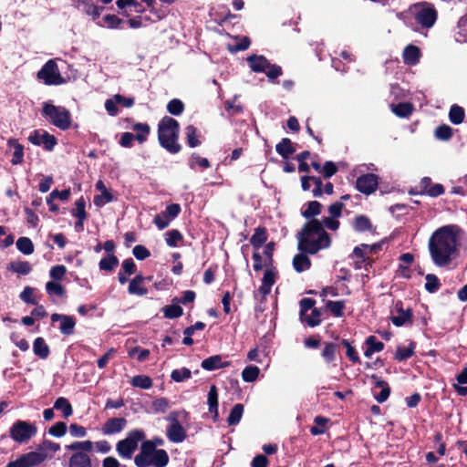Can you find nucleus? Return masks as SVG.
Segmentation results:
<instances>
[{
    "label": "nucleus",
    "mask_w": 467,
    "mask_h": 467,
    "mask_svg": "<svg viewBox=\"0 0 467 467\" xmlns=\"http://www.w3.org/2000/svg\"><path fill=\"white\" fill-rule=\"evenodd\" d=\"M297 249L293 258V267L296 272L302 273L310 269L312 263L307 254H315L331 244L329 234L323 228L318 220L306 222L296 234Z\"/></svg>",
    "instance_id": "f257e3e1"
},
{
    "label": "nucleus",
    "mask_w": 467,
    "mask_h": 467,
    "mask_svg": "<svg viewBox=\"0 0 467 467\" xmlns=\"http://www.w3.org/2000/svg\"><path fill=\"white\" fill-rule=\"evenodd\" d=\"M457 227L445 225L434 231L429 239V252L434 265L447 266L457 252Z\"/></svg>",
    "instance_id": "f03ea898"
},
{
    "label": "nucleus",
    "mask_w": 467,
    "mask_h": 467,
    "mask_svg": "<svg viewBox=\"0 0 467 467\" xmlns=\"http://www.w3.org/2000/svg\"><path fill=\"white\" fill-rule=\"evenodd\" d=\"M179 132V122L171 117H163L158 124V140L160 145L170 153H178L182 149L181 145L178 143Z\"/></svg>",
    "instance_id": "7ed1b4c3"
},
{
    "label": "nucleus",
    "mask_w": 467,
    "mask_h": 467,
    "mask_svg": "<svg viewBox=\"0 0 467 467\" xmlns=\"http://www.w3.org/2000/svg\"><path fill=\"white\" fill-rule=\"evenodd\" d=\"M41 115L47 122L61 130H67L71 127V113L63 106H56L51 101H45Z\"/></svg>",
    "instance_id": "20e7f679"
},
{
    "label": "nucleus",
    "mask_w": 467,
    "mask_h": 467,
    "mask_svg": "<svg viewBox=\"0 0 467 467\" xmlns=\"http://www.w3.org/2000/svg\"><path fill=\"white\" fill-rule=\"evenodd\" d=\"M414 8L413 17L416 23L424 29L431 28L438 19V12L433 4L426 1L414 3L411 5Z\"/></svg>",
    "instance_id": "39448f33"
},
{
    "label": "nucleus",
    "mask_w": 467,
    "mask_h": 467,
    "mask_svg": "<svg viewBox=\"0 0 467 467\" xmlns=\"http://www.w3.org/2000/svg\"><path fill=\"white\" fill-rule=\"evenodd\" d=\"M145 439V432L140 429H135L127 433L125 439L119 441L116 445L119 455L125 459H130L137 450L139 442Z\"/></svg>",
    "instance_id": "423d86ee"
},
{
    "label": "nucleus",
    "mask_w": 467,
    "mask_h": 467,
    "mask_svg": "<svg viewBox=\"0 0 467 467\" xmlns=\"http://www.w3.org/2000/svg\"><path fill=\"white\" fill-rule=\"evenodd\" d=\"M36 427L29 421L18 420L10 427V438L20 444L26 443L36 434Z\"/></svg>",
    "instance_id": "0eeeda50"
},
{
    "label": "nucleus",
    "mask_w": 467,
    "mask_h": 467,
    "mask_svg": "<svg viewBox=\"0 0 467 467\" xmlns=\"http://www.w3.org/2000/svg\"><path fill=\"white\" fill-rule=\"evenodd\" d=\"M37 78L46 85H60L64 82L60 75L58 67L54 60H48L37 72Z\"/></svg>",
    "instance_id": "6e6552de"
},
{
    "label": "nucleus",
    "mask_w": 467,
    "mask_h": 467,
    "mask_svg": "<svg viewBox=\"0 0 467 467\" xmlns=\"http://www.w3.org/2000/svg\"><path fill=\"white\" fill-rule=\"evenodd\" d=\"M391 314L390 320L396 327H402L406 324H412L413 322L412 309L410 307L405 309L403 302L400 300L394 303Z\"/></svg>",
    "instance_id": "1a4fd4ad"
},
{
    "label": "nucleus",
    "mask_w": 467,
    "mask_h": 467,
    "mask_svg": "<svg viewBox=\"0 0 467 467\" xmlns=\"http://www.w3.org/2000/svg\"><path fill=\"white\" fill-rule=\"evenodd\" d=\"M28 140L36 146H43L44 150L51 151L57 143V140L54 135L44 130L42 133L36 130L31 132Z\"/></svg>",
    "instance_id": "9d476101"
},
{
    "label": "nucleus",
    "mask_w": 467,
    "mask_h": 467,
    "mask_svg": "<svg viewBox=\"0 0 467 467\" xmlns=\"http://www.w3.org/2000/svg\"><path fill=\"white\" fill-rule=\"evenodd\" d=\"M379 180V176L374 173L360 175L356 181V188L361 193L369 195L377 190Z\"/></svg>",
    "instance_id": "9b49d317"
},
{
    "label": "nucleus",
    "mask_w": 467,
    "mask_h": 467,
    "mask_svg": "<svg viewBox=\"0 0 467 467\" xmlns=\"http://www.w3.org/2000/svg\"><path fill=\"white\" fill-rule=\"evenodd\" d=\"M250 243L252 244L254 251L253 253L254 265L253 268L255 272H259L263 270V261L261 254L259 253V249L263 246V226L259 225L255 229V233L250 239Z\"/></svg>",
    "instance_id": "f8f14e48"
},
{
    "label": "nucleus",
    "mask_w": 467,
    "mask_h": 467,
    "mask_svg": "<svg viewBox=\"0 0 467 467\" xmlns=\"http://www.w3.org/2000/svg\"><path fill=\"white\" fill-rule=\"evenodd\" d=\"M51 321L53 323L59 322V331L62 335L70 336L74 333L76 320L74 317L64 314H52Z\"/></svg>",
    "instance_id": "ddd939ff"
},
{
    "label": "nucleus",
    "mask_w": 467,
    "mask_h": 467,
    "mask_svg": "<svg viewBox=\"0 0 467 467\" xmlns=\"http://www.w3.org/2000/svg\"><path fill=\"white\" fill-rule=\"evenodd\" d=\"M127 425L125 418H110L102 426L101 431L104 435H113L121 432Z\"/></svg>",
    "instance_id": "4468645a"
},
{
    "label": "nucleus",
    "mask_w": 467,
    "mask_h": 467,
    "mask_svg": "<svg viewBox=\"0 0 467 467\" xmlns=\"http://www.w3.org/2000/svg\"><path fill=\"white\" fill-rule=\"evenodd\" d=\"M352 227L358 233L368 232L372 234L376 233V227L373 225L370 219L364 214H358L354 217Z\"/></svg>",
    "instance_id": "2eb2a0df"
},
{
    "label": "nucleus",
    "mask_w": 467,
    "mask_h": 467,
    "mask_svg": "<svg viewBox=\"0 0 467 467\" xmlns=\"http://www.w3.org/2000/svg\"><path fill=\"white\" fill-rule=\"evenodd\" d=\"M208 410L212 414L213 421H217L219 419L218 410V389L213 384L210 386L207 395Z\"/></svg>",
    "instance_id": "dca6fc26"
},
{
    "label": "nucleus",
    "mask_w": 467,
    "mask_h": 467,
    "mask_svg": "<svg viewBox=\"0 0 467 467\" xmlns=\"http://www.w3.org/2000/svg\"><path fill=\"white\" fill-rule=\"evenodd\" d=\"M370 378L371 379L375 380L374 387L380 389V392L375 395L376 400L379 403L385 402L389 399L391 391L389 383L386 380L379 378L376 374L371 375Z\"/></svg>",
    "instance_id": "f3484780"
},
{
    "label": "nucleus",
    "mask_w": 467,
    "mask_h": 467,
    "mask_svg": "<svg viewBox=\"0 0 467 467\" xmlns=\"http://www.w3.org/2000/svg\"><path fill=\"white\" fill-rule=\"evenodd\" d=\"M421 57L420 49L414 45H408L402 53V58L404 64L408 66H415L420 62Z\"/></svg>",
    "instance_id": "a211bd4d"
},
{
    "label": "nucleus",
    "mask_w": 467,
    "mask_h": 467,
    "mask_svg": "<svg viewBox=\"0 0 467 467\" xmlns=\"http://www.w3.org/2000/svg\"><path fill=\"white\" fill-rule=\"evenodd\" d=\"M166 435L173 443H181L186 439L185 430L181 424H170L166 430Z\"/></svg>",
    "instance_id": "6ab92c4d"
},
{
    "label": "nucleus",
    "mask_w": 467,
    "mask_h": 467,
    "mask_svg": "<svg viewBox=\"0 0 467 467\" xmlns=\"http://www.w3.org/2000/svg\"><path fill=\"white\" fill-rule=\"evenodd\" d=\"M234 43H229L227 44V50L231 54H236L240 51H244L249 48L251 41L250 38L246 36H234Z\"/></svg>",
    "instance_id": "aec40b11"
},
{
    "label": "nucleus",
    "mask_w": 467,
    "mask_h": 467,
    "mask_svg": "<svg viewBox=\"0 0 467 467\" xmlns=\"http://www.w3.org/2000/svg\"><path fill=\"white\" fill-rule=\"evenodd\" d=\"M77 8L86 15L92 16L93 20L99 18L103 10L102 6L95 5L91 0L81 1Z\"/></svg>",
    "instance_id": "412c9836"
},
{
    "label": "nucleus",
    "mask_w": 467,
    "mask_h": 467,
    "mask_svg": "<svg viewBox=\"0 0 467 467\" xmlns=\"http://www.w3.org/2000/svg\"><path fill=\"white\" fill-rule=\"evenodd\" d=\"M365 344L367 348L364 351L366 358H371L375 352H380L384 349V343L379 341L375 336H369L366 338Z\"/></svg>",
    "instance_id": "4be33fe9"
},
{
    "label": "nucleus",
    "mask_w": 467,
    "mask_h": 467,
    "mask_svg": "<svg viewBox=\"0 0 467 467\" xmlns=\"http://www.w3.org/2000/svg\"><path fill=\"white\" fill-rule=\"evenodd\" d=\"M265 75L267 77L268 81L278 83L276 79L283 75V69L280 66L270 63L265 57Z\"/></svg>",
    "instance_id": "5701e85b"
},
{
    "label": "nucleus",
    "mask_w": 467,
    "mask_h": 467,
    "mask_svg": "<svg viewBox=\"0 0 467 467\" xmlns=\"http://www.w3.org/2000/svg\"><path fill=\"white\" fill-rule=\"evenodd\" d=\"M185 138L190 148H196L202 144V140H200L201 133L197 128L192 125H188L185 128Z\"/></svg>",
    "instance_id": "b1692460"
},
{
    "label": "nucleus",
    "mask_w": 467,
    "mask_h": 467,
    "mask_svg": "<svg viewBox=\"0 0 467 467\" xmlns=\"http://www.w3.org/2000/svg\"><path fill=\"white\" fill-rule=\"evenodd\" d=\"M27 467H33L43 462L48 455L44 451H40L38 449L36 451H30L25 454H22Z\"/></svg>",
    "instance_id": "393cba45"
},
{
    "label": "nucleus",
    "mask_w": 467,
    "mask_h": 467,
    "mask_svg": "<svg viewBox=\"0 0 467 467\" xmlns=\"http://www.w3.org/2000/svg\"><path fill=\"white\" fill-rule=\"evenodd\" d=\"M7 145L14 149L13 157L11 163L13 165H18L23 162L24 160V146L20 144L16 139H9Z\"/></svg>",
    "instance_id": "a878e982"
},
{
    "label": "nucleus",
    "mask_w": 467,
    "mask_h": 467,
    "mask_svg": "<svg viewBox=\"0 0 467 467\" xmlns=\"http://www.w3.org/2000/svg\"><path fill=\"white\" fill-rule=\"evenodd\" d=\"M227 363H223L220 355L211 356L202 361L201 367L207 371H213L223 367H226Z\"/></svg>",
    "instance_id": "bb28decb"
},
{
    "label": "nucleus",
    "mask_w": 467,
    "mask_h": 467,
    "mask_svg": "<svg viewBox=\"0 0 467 467\" xmlns=\"http://www.w3.org/2000/svg\"><path fill=\"white\" fill-rule=\"evenodd\" d=\"M68 467H91V461L84 452H75L69 459Z\"/></svg>",
    "instance_id": "cd10ccee"
},
{
    "label": "nucleus",
    "mask_w": 467,
    "mask_h": 467,
    "mask_svg": "<svg viewBox=\"0 0 467 467\" xmlns=\"http://www.w3.org/2000/svg\"><path fill=\"white\" fill-rule=\"evenodd\" d=\"M33 351L36 356L45 359L49 356V347L47 345L43 337H36L33 343Z\"/></svg>",
    "instance_id": "c85d7f7f"
},
{
    "label": "nucleus",
    "mask_w": 467,
    "mask_h": 467,
    "mask_svg": "<svg viewBox=\"0 0 467 467\" xmlns=\"http://www.w3.org/2000/svg\"><path fill=\"white\" fill-rule=\"evenodd\" d=\"M276 152L284 159H287L289 155L296 151V148L290 139L284 138L275 147Z\"/></svg>",
    "instance_id": "c756f323"
},
{
    "label": "nucleus",
    "mask_w": 467,
    "mask_h": 467,
    "mask_svg": "<svg viewBox=\"0 0 467 467\" xmlns=\"http://www.w3.org/2000/svg\"><path fill=\"white\" fill-rule=\"evenodd\" d=\"M54 409L60 410L65 419L73 414V408L67 399L64 397L57 398L54 402Z\"/></svg>",
    "instance_id": "7c9ffc66"
},
{
    "label": "nucleus",
    "mask_w": 467,
    "mask_h": 467,
    "mask_svg": "<svg viewBox=\"0 0 467 467\" xmlns=\"http://www.w3.org/2000/svg\"><path fill=\"white\" fill-rule=\"evenodd\" d=\"M465 118L464 109L457 104H453L449 111V119L454 125L463 122Z\"/></svg>",
    "instance_id": "2f4dec72"
},
{
    "label": "nucleus",
    "mask_w": 467,
    "mask_h": 467,
    "mask_svg": "<svg viewBox=\"0 0 467 467\" xmlns=\"http://www.w3.org/2000/svg\"><path fill=\"white\" fill-rule=\"evenodd\" d=\"M338 345L334 342H325L321 356L327 363H331L336 360V353Z\"/></svg>",
    "instance_id": "473e14b6"
},
{
    "label": "nucleus",
    "mask_w": 467,
    "mask_h": 467,
    "mask_svg": "<svg viewBox=\"0 0 467 467\" xmlns=\"http://www.w3.org/2000/svg\"><path fill=\"white\" fill-rule=\"evenodd\" d=\"M322 204L317 201L307 202V208L302 212V216L309 221L316 220L314 217L321 213Z\"/></svg>",
    "instance_id": "72a5a7b5"
},
{
    "label": "nucleus",
    "mask_w": 467,
    "mask_h": 467,
    "mask_svg": "<svg viewBox=\"0 0 467 467\" xmlns=\"http://www.w3.org/2000/svg\"><path fill=\"white\" fill-rule=\"evenodd\" d=\"M414 110V107L410 102H400L392 105V112L400 118L409 117Z\"/></svg>",
    "instance_id": "f704fd0d"
},
{
    "label": "nucleus",
    "mask_w": 467,
    "mask_h": 467,
    "mask_svg": "<svg viewBox=\"0 0 467 467\" xmlns=\"http://www.w3.org/2000/svg\"><path fill=\"white\" fill-rule=\"evenodd\" d=\"M169 463V455L163 449H158L151 455V465L153 467H165Z\"/></svg>",
    "instance_id": "c9c22d12"
},
{
    "label": "nucleus",
    "mask_w": 467,
    "mask_h": 467,
    "mask_svg": "<svg viewBox=\"0 0 467 467\" xmlns=\"http://www.w3.org/2000/svg\"><path fill=\"white\" fill-rule=\"evenodd\" d=\"M163 317L168 319L179 318L183 315V309L180 305L171 304L165 306L161 309Z\"/></svg>",
    "instance_id": "e433bc0d"
},
{
    "label": "nucleus",
    "mask_w": 467,
    "mask_h": 467,
    "mask_svg": "<svg viewBox=\"0 0 467 467\" xmlns=\"http://www.w3.org/2000/svg\"><path fill=\"white\" fill-rule=\"evenodd\" d=\"M415 353V344L411 342L409 347H398L394 358L398 361H403L411 358Z\"/></svg>",
    "instance_id": "4c0bfd02"
},
{
    "label": "nucleus",
    "mask_w": 467,
    "mask_h": 467,
    "mask_svg": "<svg viewBox=\"0 0 467 467\" xmlns=\"http://www.w3.org/2000/svg\"><path fill=\"white\" fill-rule=\"evenodd\" d=\"M132 129L136 132V140L140 143H143L147 140L150 130V126L147 123L138 122L133 125Z\"/></svg>",
    "instance_id": "58836bf2"
},
{
    "label": "nucleus",
    "mask_w": 467,
    "mask_h": 467,
    "mask_svg": "<svg viewBox=\"0 0 467 467\" xmlns=\"http://www.w3.org/2000/svg\"><path fill=\"white\" fill-rule=\"evenodd\" d=\"M243 413H244V405L241 403L235 404L230 411V414L227 418V423L230 426L238 424L242 419Z\"/></svg>",
    "instance_id": "ea45409f"
},
{
    "label": "nucleus",
    "mask_w": 467,
    "mask_h": 467,
    "mask_svg": "<svg viewBox=\"0 0 467 467\" xmlns=\"http://www.w3.org/2000/svg\"><path fill=\"white\" fill-rule=\"evenodd\" d=\"M119 265V259L114 254H109L107 257L102 258L99 263V267L102 271H112Z\"/></svg>",
    "instance_id": "a19ab883"
},
{
    "label": "nucleus",
    "mask_w": 467,
    "mask_h": 467,
    "mask_svg": "<svg viewBox=\"0 0 467 467\" xmlns=\"http://www.w3.org/2000/svg\"><path fill=\"white\" fill-rule=\"evenodd\" d=\"M16 248L23 254L29 255L34 253V244L28 237H19L16 240Z\"/></svg>",
    "instance_id": "79ce46f5"
},
{
    "label": "nucleus",
    "mask_w": 467,
    "mask_h": 467,
    "mask_svg": "<svg viewBox=\"0 0 467 467\" xmlns=\"http://www.w3.org/2000/svg\"><path fill=\"white\" fill-rule=\"evenodd\" d=\"M8 269L18 275H26L32 271V266L27 261H17L11 263Z\"/></svg>",
    "instance_id": "37998d69"
},
{
    "label": "nucleus",
    "mask_w": 467,
    "mask_h": 467,
    "mask_svg": "<svg viewBox=\"0 0 467 467\" xmlns=\"http://www.w3.org/2000/svg\"><path fill=\"white\" fill-rule=\"evenodd\" d=\"M131 385L141 389H150L152 387V379L146 375H137L131 379Z\"/></svg>",
    "instance_id": "c03bdc74"
},
{
    "label": "nucleus",
    "mask_w": 467,
    "mask_h": 467,
    "mask_svg": "<svg viewBox=\"0 0 467 467\" xmlns=\"http://www.w3.org/2000/svg\"><path fill=\"white\" fill-rule=\"evenodd\" d=\"M414 8H411V5L408 9L399 12L396 14V17L402 21L407 26L412 28L414 31H418V28L414 26L412 23L411 16H413Z\"/></svg>",
    "instance_id": "a18cd8bd"
},
{
    "label": "nucleus",
    "mask_w": 467,
    "mask_h": 467,
    "mask_svg": "<svg viewBox=\"0 0 467 467\" xmlns=\"http://www.w3.org/2000/svg\"><path fill=\"white\" fill-rule=\"evenodd\" d=\"M453 135L452 128L447 124L438 126L434 131V136L440 140H449Z\"/></svg>",
    "instance_id": "49530a36"
},
{
    "label": "nucleus",
    "mask_w": 467,
    "mask_h": 467,
    "mask_svg": "<svg viewBox=\"0 0 467 467\" xmlns=\"http://www.w3.org/2000/svg\"><path fill=\"white\" fill-rule=\"evenodd\" d=\"M328 419L322 417V416H317L314 419V422L316 426H312L310 428V433L313 436H317L320 434H323L326 432V424L328 422Z\"/></svg>",
    "instance_id": "de8ad7c7"
},
{
    "label": "nucleus",
    "mask_w": 467,
    "mask_h": 467,
    "mask_svg": "<svg viewBox=\"0 0 467 467\" xmlns=\"http://www.w3.org/2000/svg\"><path fill=\"white\" fill-rule=\"evenodd\" d=\"M432 182L430 177H423L420 183L416 185L414 188H412L409 192L410 194H420L425 195L430 187L431 186Z\"/></svg>",
    "instance_id": "09e8293b"
},
{
    "label": "nucleus",
    "mask_w": 467,
    "mask_h": 467,
    "mask_svg": "<svg viewBox=\"0 0 467 467\" xmlns=\"http://www.w3.org/2000/svg\"><path fill=\"white\" fill-rule=\"evenodd\" d=\"M183 238L182 234L179 230H170L165 233V242L170 247L178 246V243Z\"/></svg>",
    "instance_id": "8fccbe9b"
},
{
    "label": "nucleus",
    "mask_w": 467,
    "mask_h": 467,
    "mask_svg": "<svg viewBox=\"0 0 467 467\" xmlns=\"http://www.w3.org/2000/svg\"><path fill=\"white\" fill-rule=\"evenodd\" d=\"M260 373V369L256 366H247L244 368V369L242 372V379L245 382H253L254 381Z\"/></svg>",
    "instance_id": "3c124183"
},
{
    "label": "nucleus",
    "mask_w": 467,
    "mask_h": 467,
    "mask_svg": "<svg viewBox=\"0 0 467 467\" xmlns=\"http://www.w3.org/2000/svg\"><path fill=\"white\" fill-rule=\"evenodd\" d=\"M189 166L191 169H195L196 166L202 169H208L211 164L208 159L201 157L197 153H192L189 159Z\"/></svg>",
    "instance_id": "603ef678"
},
{
    "label": "nucleus",
    "mask_w": 467,
    "mask_h": 467,
    "mask_svg": "<svg viewBox=\"0 0 467 467\" xmlns=\"http://www.w3.org/2000/svg\"><path fill=\"white\" fill-rule=\"evenodd\" d=\"M425 279H426V283H425V289L429 292V293H436L441 284L439 280V278L433 275V274H428L426 276H425Z\"/></svg>",
    "instance_id": "864d4df0"
},
{
    "label": "nucleus",
    "mask_w": 467,
    "mask_h": 467,
    "mask_svg": "<svg viewBox=\"0 0 467 467\" xmlns=\"http://www.w3.org/2000/svg\"><path fill=\"white\" fill-rule=\"evenodd\" d=\"M167 110L173 116H180L184 110V104L179 99H172L167 104Z\"/></svg>",
    "instance_id": "5fc2aeb1"
},
{
    "label": "nucleus",
    "mask_w": 467,
    "mask_h": 467,
    "mask_svg": "<svg viewBox=\"0 0 467 467\" xmlns=\"http://www.w3.org/2000/svg\"><path fill=\"white\" fill-rule=\"evenodd\" d=\"M86 202L83 197L79 198L75 202V208L71 211L72 216L80 219L85 220L87 218V213H86Z\"/></svg>",
    "instance_id": "6e6d98bb"
},
{
    "label": "nucleus",
    "mask_w": 467,
    "mask_h": 467,
    "mask_svg": "<svg viewBox=\"0 0 467 467\" xmlns=\"http://www.w3.org/2000/svg\"><path fill=\"white\" fill-rule=\"evenodd\" d=\"M38 450L40 451H44L49 457H51L54 453H56L57 451H58L60 450V445L54 441L45 440L42 441L41 444H39Z\"/></svg>",
    "instance_id": "4d7b16f0"
},
{
    "label": "nucleus",
    "mask_w": 467,
    "mask_h": 467,
    "mask_svg": "<svg viewBox=\"0 0 467 467\" xmlns=\"http://www.w3.org/2000/svg\"><path fill=\"white\" fill-rule=\"evenodd\" d=\"M192 377V371L187 368L173 369L171 373V379L175 382H182Z\"/></svg>",
    "instance_id": "13d9d810"
},
{
    "label": "nucleus",
    "mask_w": 467,
    "mask_h": 467,
    "mask_svg": "<svg viewBox=\"0 0 467 467\" xmlns=\"http://www.w3.org/2000/svg\"><path fill=\"white\" fill-rule=\"evenodd\" d=\"M340 344L347 348L346 355L352 363H360V358L358 355L357 350L355 349L354 347L351 346L350 342L348 339H341Z\"/></svg>",
    "instance_id": "bf43d9fd"
},
{
    "label": "nucleus",
    "mask_w": 467,
    "mask_h": 467,
    "mask_svg": "<svg viewBox=\"0 0 467 467\" xmlns=\"http://www.w3.org/2000/svg\"><path fill=\"white\" fill-rule=\"evenodd\" d=\"M93 442L90 441H75L66 446V449L72 451H91L93 449Z\"/></svg>",
    "instance_id": "052dcab7"
},
{
    "label": "nucleus",
    "mask_w": 467,
    "mask_h": 467,
    "mask_svg": "<svg viewBox=\"0 0 467 467\" xmlns=\"http://www.w3.org/2000/svg\"><path fill=\"white\" fill-rule=\"evenodd\" d=\"M224 108L225 111L228 113V117L240 115L244 111V107L241 104H236L235 99L233 101H225Z\"/></svg>",
    "instance_id": "680f3d73"
},
{
    "label": "nucleus",
    "mask_w": 467,
    "mask_h": 467,
    "mask_svg": "<svg viewBox=\"0 0 467 467\" xmlns=\"http://www.w3.org/2000/svg\"><path fill=\"white\" fill-rule=\"evenodd\" d=\"M327 307L337 317L344 315L345 304L344 301H327Z\"/></svg>",
    "instance_id": "e2e57ef3"
},
{
    "label": "nucleus",
    "mask_w": 467,
    "mask_h": 467,
    "mask_svg": "<svg viewBox=\"0 0 467 467\" xmlns=\"http://www.w3.org/2000/svg\"><path fill=\"white\" fill-rule=\"evenodd\" d=\"M246 60L252 71L263 72V56L252 55Z\"/></svg>",
    "instance_id": "0e129e2a"
},
{
    "label": "nucleus",
    "mask_w": 467,
    "mask_h": 467,
    "mask_svg": "<svg viewBox=\"0 0 467 467\" xmlns=\"http://www.w3.org/2000/svg\"><path fill=\"white\" fill-rule=\"evenodd\" d=\"M20 299L27 305H37L36 296H34V288L26 286L19 295Z\"/></svg>",
    "instance_id": "69168bd1"
},
{
    "label": "nucleus",
    "mask_w": 467,
    "mask_h": 467,
    "mask_svg": "<svg viewBox=\"0 0 467 467\" xmlns=\"http://www.w3.org/2000/svg\"><path fill=\"white\" fill-rule=\"evenodd\" d=\"M67 429L65 422L57 421L48 429V434L56 438H60L66 434Z\"/></svg>",
    "instance_id": "338daca9"
},
{
    "label": "nucleus",
    "mask_w": 467,
    "mask_h": 467,
    "mask_svg": "<svg viewBox=\"0 0 467 467\" xmlns=\"http://www.w3.org/2000/svg\"><path fill=\"white\" fill-rule=\"evenodd\" d=\"M113 200V195L108 190H105L101 194L96 195L93 202L97 207H102L106 203L111 202Z\"/></svg>",
    "instance_id": "774afa93"
}]
</instances>
